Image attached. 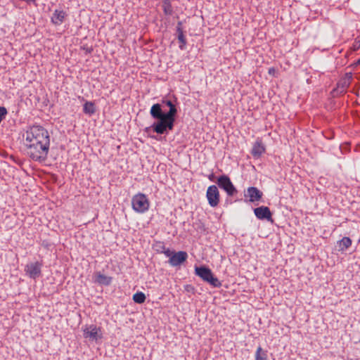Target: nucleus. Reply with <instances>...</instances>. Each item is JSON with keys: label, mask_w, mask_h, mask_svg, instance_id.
Instances as JSON below:
<instances>
[{"label": "nucleus", "mask_w": 360, "mask_h": 360, "mask_svg": "<svg viewBox=\"0 0 360 360\" xmlns=\"http://www.w3.org/2000/svg\"><path fill=\"white\" fill-rule=\"evenodd\" d=\"M83 111L85 114L93 115L96 112L94 103L91 101H86L84 104Z\"/></svg>", "instance_id": "a211bd4d"}, {"label": "nucleus", "mask_w": 360, "mask_h": 360, "mask_svg": "<svg viewBox=\"0 0 360 360\" xmlns=\"http://www.w3.org/2000/svg\"><path fill=\"white\" fill-rule=\"evenodd\" d=\"M188 257V255L184 251H179L170 257L169 263L172 266H178L183 264Z\"/></svg>", "instance_id": "9d476101"}, {"label": "nucleus", "mask_w": 360, "mask_h": 360, "mask_svg": "<svg viewBox=\"0 0 360 360\" xmlns=\"http://www.w3.org/2000/svg\"><path fill=\"white\" fill-rule=\"evenodd\" d=\"M195 274L200 277L204 281L210 283L214 288H219L221 283L214 276L210 269L205 266H195Z\"/></svg>", "instance_id": "7ed1b4c3"}, {"label": "nucleus", "mask_w": 360, "mask_h": 360, "mask_svg": "<svg viewBox=\"0 0 360 360\" xmlns=\"http://www.w3.org/2000/svg\"><path fill=\"white\" fill-rule=\"evenodd\" d=\"M25 146L27 155L34 161L43 162L47 159L50 135L42 126L33 125L26 131Z\"/></svg>", "instance_id": "f257e3e1"}, {"label": "nucleus", "mask_w": 360, "mask_h": 360, "mask_svg": "<svg viewBox=\"0 0 360 360\" xmlns=\"http://www.w3.org/2000/svg\"><path fill=\"white\" fill-rule=\"evenodd\" d=\"M254 213L257 219L273 222L272 213L266 206H260L254 209Z\"/></svg>", "instance_id": "1a4fd4ad"}, {"label": "nucleus", "mask_w": 360, "mask_h": 360, "mask_svg": "<svg viewBox=\"0 0 360 360\" xmlns=\"http://www.w3.org/2000/svg\"><path fill=\"white\" fill-rule=\"evenodd\" d=\"M95 282L103 285H109L112 282V277L107 276L100 271L94 274Z\"/></svg>", "instance_id": "2eb2a0df"}, {"label": "nucleus", "mask_w": 360, "mask_h": 360, "mask_svg": "<svg viewBox=\"0 0 360 360\" xmlns=\"http://www.w3.org/2000/svg\"><path fill=\"white\" fill-rule=\"evenodd\" d=\"M6 114H7L6 108L3 106H0V123L4 119Z\"/></svg>", "instance_id": "4be33fe9"}, {"label": "nucleus", "mask_w": 360, "mask_h": 360, "mask_svg": "<svg viewBox=\"0 0 360 360\" xmlns=\"http://www.w3.org/2000/svg\"><path fill=\"white\" fill-rule=\"evenodd\" d=\"M133 210L139 213H143L149 208V201L146 195L138 193L131 200Z\"/></svg>", "instance_id": "20e7f679"}, {"label": "nucleus", "mask_w": 360, "mask_h": 360, "mask_svg": "<svg viewBox=\"0 0 360 360\" xmlns=\"http://www.w3.org/2000/svg\"><path fill=\"white\" fill-rule=\"evenodd\" d=\"M163 5H162V8H163V11H164V13L166 14V15H172V13H173V8H172V6L170 4V1H163Z\"/></svg>", "instance_id": "aec40b11"}, {"label": "nucleus", "mask_w": 360, "mask_h": 360, "mask_svg": "<svg viewBox=\"0 0 360 360\" xmlns=\"http://www.w3.org/2000/svg\"><path fill=\"white\" fill-rule=\"evenodd\" d=\"M176 35L178 41L180 44L179 46V49L181 50H184L186 49V45L187 41H186V39L184 33L181 21H179L176 25Z\"/></svg>", "instance_id": "f8f14e48"}, {"label": "nucleus", "mask_w": 360, "mask_h": 360, "mask_svg": "<svg viewBox=\"0 0 360 360\" xmlns=\"http://www.w3.org/2000/svg\"><path fill=\"white\" fill-rule=\"evenodd\" d=\"M146 295L142 292H138L133 295V300L138 304H142L146 300Z\"/></svg>", "instance_id": "6ab92c4d"}, {"label": "nucleus", "mask_w": 360, "mask_h": 360, "mask_svg": "<svg viewBox=\"0 0 360 360\" xmlns=\"http://www.w3.org/2000/svg\"><path fill=\"white\" fill-rule=\"evenodd\" d=\"M265 152V147L261 139H257L253 145L251 154L255 158H259Z\"/></svg>", "instance_id": "ddd939ff"}, {"label": "nucleus", "mask_w": 360, "mask_h": 360, "mask_svg": "<svg viewBox=\"0 0 360 360\" xmlns=\"http://www.w3.org/2000/svg\"><path fill=\"white\" fill-rule=\"evenodd\" d=\"M206 197L209 205L212 207H217L219 202V192L215 185L210 186L207 188Z\"/></svg>", "instance_id": "6e6552de"}, {"label": "nucleus", "mask_w": 360, "mask_h": 360, "mask_svg": "<svg viewBox=\"0 0 360 360\" xmlns=\"http://www.w3.org/2000/svg\"><path fill=\"white\" fill-rule=\"evenodd\" d=\"M214 175L213 174H210V175L209 176V179H210V180H211V181H214Z\"/></svg>", "instance_id": "b1692460"}, {"label": "nucleus", "mask_w": 360, "mask_h": 360, "mask_svg": "<svg viewBox=\"0 0 360 360\" xmlns=\"http://www.w3.org/2000/svg\"><path fill=\"white\" fill-rule=\"evenodd\" d=\"M165 255L166 257H169L170 259V257H172L174 252L171 251L169 248H165V250L162 252Z\"/></svg>", "instance_id": "5701e85b"}, {"label": "nucleus", "mask_w": 360, "mask_h": 360, "mask_svg": "<svg viewBox=\"0 0 360 360\" xmlns=\"http://www.w3.org/2000/svg\"><path fill=\"white\" fill-rule=\"evenodd\" d=\"M153 248L158 252H162L165 250V245L163 242L158 241L154 244Z\"/></svg>", "instance_id": "412c9836"}, {"label": "nucleus", "mask_w": 360, "mask_h": 360, "mask_svg": "<svg viewBox=\"0 0 360 360\" xmlns=\"http://www.w3.org/2000/svg\"><path fill=\"white\" fill-rule=\"evenodd\" d=\"M42 263L39 262L28 263L25 267V271L30 278L36 279L41 276Z\"/></svg>", "instance_id": "0eeeda50"}, {"label": "nucleus", "mask_w": 360, "mask_h": 360, "mask_svg": "<svg viewBox=\"0 0 360 360\" xmlns=\"http://www.w3.org/2000/svg\"><path fill=\"white\" fill-rule=\"evenodd\" d=\"M255 360H269L268 352L266 350L263 349L261 347V346H259L255 352Z\"/></svg>", "instance_id": "f3484780"}, {"label": "nucleus", "mask_w": 360, "mask_h": 360, "mask_svg": "<svg viewBox=\"0 0 360 360\" xmlns=\"http://www.w3.org/2000/svg\"><path fill=\"white\" fill-rule=\"evenodd\" d=\"M162 103L169 107V111L164 112L160 103L153 105L150 114L156 121L150 127H147L146 131L152 129L158 134H167L169 131L173 130L177 114L176 107L170 100H164Z\"/></svg>", "instance_id": "f03ea898"}, {"label": "nucleus", "mask_w": 360, "mask_h": 360, "mask_svg": "<svg viewBox=\"0 0 360 360\" xmlns=\"http://www.w3.org/2000/svg\"><path fill=\"white\" fill-rule=\"evenodd\" d=\"M217 184L219 188L224 190L229 196H233L237 193V190L231 182L230 178L226 175H221L218 177Z\"/></svg>", "instance_id": "39448f33"}, {"label": "nucleus", "mask_w": 360, "mask_h": 360, "mask_svg": "<svg viewBox=\"0 0 360 360\" xmlns=\"http://www.w3.org/2000/svg\"><path fill=\"white\" fill-rule=\"evenodd\" d=\"M347 77H348V79H352V73H349V74H347Z\"/></svg>", "instance_id": "393cba45"}, {"label": "nucleus", "mask_w": 360, "mask_h": 360, "mask_svg": "<svg viewBox=\"0 0 360 360\" xmlns=\"http://www.w3.org/2000/svg\"><path fill=\"white\" fill-rule=\"evenodd\" d=\"M262 192L257 188L253 186L249 187L245 193V197L249 198V201L252 202L259 201L262 198Z\"/></svg>", "instance_id": "9b49d317"}, {"label": "nucleus", "mask_w": 360, "mask_h": 360, "mask_svg": "<svg viewBox=\"0 0 360 360\" xmlns=\"http://www.w3.org/2000/svg\"><path fill=\"white\" fill-rule=\"evenodd\" d=\"M352 245V240L349 237H344L338 241V250L345 251Z\"/></svg>", "instance_id": "dca6fc26"}, {"label": "nucleus", "mask_w": 360, "mask_h": 360, "mask_svg": "<svg viewBox=\"0 0 360 360\" xmlns=\"http://www.w3.org/2000/svg\"><path fill=\"white\" fill-rule=\"evenodd\" d=\"M357 63L360 64V58L358 60Z\"/></svg>", "instance_id": "a878e982"}, {"label": "nucleus", "mask_w": 360, "mask_h": 360, "mask_svg": "<svg viewBox=\"0 0 360 360\" xmlns=\"http://www.w3.org/2000/svg\"><path fill=\"white\" fill-rule=\"evenodd\" d=\"M67 15L66 12L64 11L56 9L51 17V22L55 25H60L63 22Z\"/></svg>", "instance_id": "4468645a"}, {"label": "nucleus", "mask_w": 360, "mask_h": 360, "mask_svg": "<svg viewBox=\"0 0 360 360\" xmlns=\"http://www.w3.org/2000/svg\"><path fill=\"white\" fill-rule=\"evenodd\" d=\"M83 332L84 337L89 339L90 341L97 342L103 337L101 328L95 325L86 326L83 330Z\"/></svg>", "instance_id": "423d86ee"}]
</instances>
